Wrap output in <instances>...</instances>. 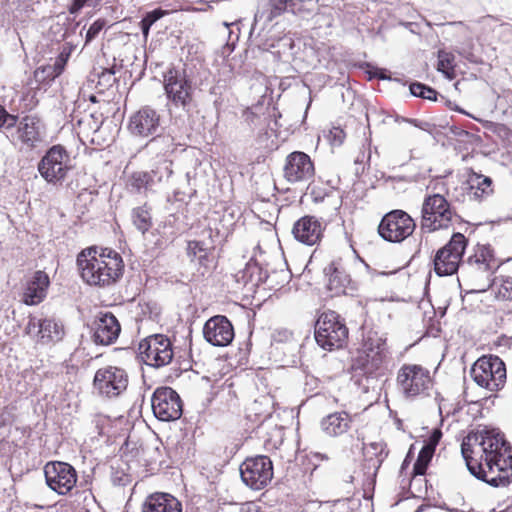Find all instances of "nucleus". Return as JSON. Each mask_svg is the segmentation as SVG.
<instances>
[{
	"instance_id": "nucleus-5",
	"label": "nucleus",
	"mask_w": 512,
	"mask_h": 512,
	"mask_svg": "<svg viewBox=\"0 0 512 512\" xmlns=\"http://www.w3.org/2000/svg\"><path fill=\"white\" fill-rule=\"evenodd\" d=\"M396 386L407 400L423 399L431 395L434 378L423 365L405 363L397 371Z\"/></svg>"
},
{
	"instance_id": "nucleus-53",
	"label": "nucleus",
	"mask_w": 512,
	"mask_h": 512,
	"mask_svg": "<svg viewBox=\"0 0 512 512\" xmlns=\"http://www.w3.org/2000/svg\"><path fill=\"white\" fill-rule=\"evenodd\" d=\"M248 271H249V269H245V270L243 271V277L245 276V274H246Z\"/></svg>"
},
{
	"instance_id": "nucleus-13",
	"label": "nucleus",
	"mask_w": 512,
	"mask_h": 512,
	"mask_svg": "<svg viewBox=\"0 0 512 512\" xmlns=\"http://www.w3.org/2000/svg\"><path fill=\"white\" fill-rule=\"evenodd\" d=\"M273 475V463L268 456L248 457L240 465L243 483L253 490H262L267 487Z\"/></svg>"
},
{
	"instance_id": "nucleus-50",
	"label": "nucleus",
	"mask_w": 512,
	"mask_h": 512,
	"mask_svg": "<svg viewBox=\"0 0 512 512\" xmlns=\"http://www.w3.org/2000/svg\"><path fill=\"white\" fill-rule=\"evenodd\" d=\"M240 512H263L262 507L255 502H247L242 505Z\"/></svg>"
},
{
	"instance_id": "nucleus-17",
	"label": "nucleus",
	"mask_w": 512,
	"mask_h": 512,
	"mask_svg": "<svg viewBox=\"0 0 512 512\" xmlns=\"http://www.w3.org/2000/svg\"><path fill=\"white\" fill-rule=\"evenodd\" d=\"M14 127L16 130L11 136V142L20 145L21 149L31 151L43 141L44 127L36 116L26 115L18 119Z\"/></svg>"
},
{
	"instance_id": "nucleus-35",
	"label": "nucleus",
	"mask_w": 512,
	"mask_h": 512,
	"mask_svg": "<svg viewBox=\"0 0 512 512\" xmlns=\"http://www.w3.org/2000/svg\"><path fill=\"white\" fill-rule=\"evenodd\" d=\"M155 184L152 181L148 171H134L127 180V187L131 191L140 193L141 191L150 190Z\"/></svg>"
},
{
	"instance_id": "nucleus-10",
	"label": "nucleus",
	"mask_w": 512,
	"mask_h": 512,
	"mask_svg": "<svg viewBox=\"0 0 512 512\" xmlns=\"http://www.w3.org/2000/svg\"><path fill=\"white\" fill-rule=\"evenodd\" d=\"M129 381V374L124 368L106 365L96 370L92 384L99 397L111 400L127 391Z\"/></svg>"
},
{
	"instance_id": "nucleus-32",
	"label": "nucleus",
	"mask_w": 512,
	"mask_h": 512,
	"mask_svg": "<svg viewBox=\"0 0 512 512\" xmlns=\"http://www.w3.org/2000/svg\"><path fill=\"white\" fill-rule=\"evenodd\" d=\"M187 255L207 267L213 260V248H208L203 241L190 240L187 243Z\"/></svg>"
},
{
	"instance_id": "nucleus-34",
	"label": "nucleus",
	"mask_w": 512,
	"mask_h": 512,
	"mask_svg": "<svg viewBox=\"0 0 512 512\" xmlns=\"http://www.w3.org/2000/svg\"><path fill=\"white\" fill-rule=\"evenodd\" d=\"M172 173V161L165 157L157 158L151 170L148 171V175H150L154 184L161 183L164 179H168Z\"/></svg>"
},
{
	"instance_id": "nucleus-20",
	"label": "nucleus",
	"mask_w": 512,
	"mask_h": 512,
	"mask_svg": "<svg viewBox=\"0 0 512 512\" xmlns=\"http://www.w3.org/2000/svg\"><path fill=\"white\" fill-rule=\"evenodd\" d=\"M326 225L314 215L300 217L292 227V235L299 243L314 246L319 245L324 238Z\"/></svg>"
},
{
	"instance_id": "nucleus-15",
	"label": "nucleus",
	"mask_w": 512,
	"mask_h": 512,
	"mask_svg": "<svg viewBox=\"0 0 512 512\" xmlns=\"http://www.w3.org/2000/svg\"><path fill=\"white\" fill-rule=\"evenodd\" d=\"M47 486L61 496L70 495L78 482V473L69 463L49 461L44 466Z\"/></svg>"
},
{
	"instance_id": "nucleus-24",
	"label": "nucleus",
	"mask_w": 512,
	"mask_h": 512,
	"mask_svg": "<svg viewBox=\"0 0 512 512\" xmlns=\"http://www.w3.org/2000/svg\"><path fill=\"white\" fill-rule=\"evenodd\" d=\"M121 333V324L112 312H100L94 321L93 340L96 344H114Z\"/></svg>"
},
{
	"instance_id": "nucleus-7",
	"label": "nucleus",
	"mask_w": 512,
	"mask_h": 512,
	"mask_svg": "<svg viewBox=\"0 0 512 512\" xmlns=\"http://www.w3.org/2000/svg\"><path fill=\"white\" fill-rule=\"evenodd\" d=\"M72 168L70 154L61 144L51 146L37 164L40 176L52 186H61Z\"/></svg>"
},
{
	"instance_id": "nucleus-4",
	"label": "nucleus",
	"mask_w": 512,
	"mask_h": 512,
	"mask_svg": "<svg viewBox=\"0 0 512 512\" xmlns=\"http://www.w3.org/2000/svg\"><path fill=\"white\" fill-rule=\"evenodd\" d=\"M386 341L380 337H367L352 359L351 370L357 376L376 378L382 376L388 361Z\"/></svg>"
},
{
	"instance_id": "nucleus-49",
	"label": "nucleus",
	"mask_w": 512,
	"mask_h": 512,
	"mask_svg": "<svg viewBox=\"0 0 512 512\" xmlns=\"http://www.w3.org/2000/svg\"><path fill=\"white\" fill-rule=\"evenodd\" d=\"M53 66L52 65H46V66H43L41 67L40 69H38L36 71V74H38L39 72H41L42 74H44L43 76V80H54L57 76H54V71H53Z\"/></svg>"
},
{
	"instance_id": "nucleus-26",
	"label": "nucleus",
	"mask_w": 512,
	"mask_h": 512,
	"mask_svg": "<svg viewBox=\"0 0 512 512\" xmlns=\"http://www.w3.org/2000/svg\"><path fill=\"white\" fill-rule=\"evenodd\" d=\"M49 285L50 279L48 274L42 270L36 271L27 280L21 301L28 306L40 304L46 298Z\"/></svg>"
},
{
	"instance_id": "nucleus-51",
	"label": "nucleus",
	"mask_w": 512,
	"mask_h": 512,
	"mask_svg": "<svg viewBox=\"0 0 512 512\" xmlns=\"http://www.w3.org/2000/svg\"><path fill=\"white\" fill-rule=\"evenodd\" d=\"M88 0H73L69 6V12L71 14L78 13L87 3Z\"/></svg>"
},
{
	"instance_id": "nucleus-14",
	"label": "nucleus",
	"mask_w": 512,
	"mask_h": 512,
	"mask_svg": "<svg viewBox=\"0 0 512 512\" xmlns=\"http://www.w3.org/2000/svg\"><path fill=\"white\" fill-rule=\"evenodd\" d=\"M163 86L168 100L174 106L187 109L192 105L194 91L185 73L175 67L169 68L163 75Z\"/></svg>"
},
{
	"instance_id": "nucleus-27",
	"label": "nucleus",
	"mask_w": 512,
	"mask_h": 512,
	"mask_svg": "<svg viewBox=\"0 0 512 512\" xmlns=\"http://www.w3.org/2000/svg\"><path fill=\"white\" fill-rule=\"evenodd\" d=\"M142 512H182V503L169 493L154 492L146 497Z\"/></svg>"
},
{
	"instance_id": "nucleus-47",
	"label": "nucleus",
	"mask_w": 512,
	"mask_h": 512,
	"mask_svg": "<svg viewBox=\"0 0 512 512\" xmlns=\"http://www.w3.org/2000/svg\"><path fill=\"white\" fill-rule=\"evenodd\" d=\"M70 56L69 52L62 51L58 57L55 59L53 66L54 76H59L64 71L68 58Z\"/></svg>"
},
{
	"instance_id": "nucleus-12",
	"label": "nucleus",
	"mask_w": 512,
	"mask_h": 512,
	"mask_svg": "<svg viewBox=\"0 0 512 512\" xmlns=\"http://www.w3.org/2000/svg\"><path fill=\"white\" fill-rule=\"evenodd\" d=\"M138 351L143 363L153 368L165 367L174 358L173 343L164 334H154L142 339Z\"/></svg>"
},
{
	"instance_id": "nucleus-52",
	"label": "nucleus",
	"mask_w": 512,
	"mask_h": 512,
	"mask_svg": "<svg viewBox=\"0 0 512 512\" xmlns=\"http://www.w3.org/2000/svg\"><path fill=\"white\" fill-rule=\"evenodd\" d=\"M410 464V453L405 457L402 465H401V474L409 467Z\"/></svg>"
},
{
	"instance_id": "nucleus-40",
	"label": "nucleus",
	"mask_w": 512,
	"mask_h": 512,
	"mask_svg": "<svg viewBox=\"0 0 512 512\" xmlns=\"http://www.w3.org/2000/svg\"><path fill=\"white\" fill-rule=\"evenodd\" d=\"M285 12H289L288 0H269V11L267 15L269 21L280 17Z\"/></svg>"
},
{
	"instance_id": "nucleus-33",
	"label": "nucleus",
	"mask_w": 512,
	"mask_h": 512,
	"mask_svg": "<svg viewBox=\"0 0 512 512\" xmlns=\"http://www.w3.org/2000/svg\"><path fill=\"white\" fill-rule=\"evenodd\" d=\"M437 58V71L441 72L449 80L455 79L457 77L455 55L446 50H439Z\"/></svg>"
},
{
	"instance_id": "nucleus-48",
	"label": "nucleus",
	"mask_w": 512,
	"mask_h": 512,
	"mask_svg": "<svg viewBox=\"0 0 512 512\" xmlns=\"http://www.w3.org/2000/svg\"><path fill=\"white\" fill-rule=\"evenodd\" d=\"M309 193L314 202H322L326 197L329 196V193L326 189H322L316 183H311L308 187Z\"/></svg>"
},
{
	"instance_id": "nucleus-19",
	"label": "nucleus",
	"mask_w": 512,
	"mask_h": 512,
	"mask_svg": "<svg viewBox=\"0 0 512 512\" xmlns=\"http://www.w3.org/2000/svg\"><path fill=\"white\" fill-rule=\"evenodd\" d=\"M283 174L289 183L308 182L315 175L314 162L308 154L294 151L286 157Z\"/></svg>"
},
{
	"instance_id": "nucleus-38",
	"label": "nucleus",
	"mask_w": 512,
	"mask_h": 512,
	"mask_svg": "<svg viewBox=\"0 0 512 512\" xmlns=\"http://www.w3.org/2000/svg\"><path fill=\"white\" fill-rule=\"evenodd\" d=\"M168 14V11L160 8L147 12L143 19L140 21V27L145 38L148 37L150 27L160 18Z\"/></svg>"
},
{
	"instance_id": "nucleus-29",
	"label": "nucleus",
	"mask_w": 512,
	"mask_h": 512,
	"mask_svg": "<svg viewBox=\"0 0 512 512\" xmlns=\"http://www.w3.org/2000/svg\"><path fill=\"white\" fill-rule=\"evenodd\" d=\"M432 458L433 456L420 450L409 474V488L412 490V494L422 493L423 489H426L427 481L424 477Z\"/></svg>"
},
{
	"instance_id": "nucleus-25",
	"label": "nucleus",
	"mask_w": 512,
	"mask_h": 512,
	"mask_svg": "<svg viewBox=\"0 0 512 512\" xmlns=\"http://www.w3.org/2000/svg\"><path fill=\"white\" fill-rule=\"evenodd\" d=\"M326 289L331 297L346 295L351 287V278L341 260L331 261L325 268Z\"/></svg>"
},
{
	"instance_id": "nucleus-16",
	"label": "nucleus",
	"mask_w": 512,
	"mask_h": 512,
	"mask_svg": "<svg viewBox=\"0 0 512 512\" xmlns=\"http://www.w3.org/2000/svg\"><path fill=\"white\" fill-rule=\"evenodd\" d=\"M151 405L153 414L160 421H175L183 413V401L180 395L168 386L155 389L151 398Z\"/></svg>"
},
{
	"instance_id": "nucleus-11",
	"label": "nucleus",
	"mask_w": 512,
	"mask_h": 512,
	"mask_svg": "<svg viewBox=\"0 0 512 512\" xmlns=\"http://www.w3.org/2000/svg\"><path fill=\"white\" fill-rule=\"evenodd\" d=\"M415 229L416 221L408 212L394 209L382 217L377 231L385 241L401 243L412 236Z\"/></svg>"
},
{
	"instance_id": "nucleus-42",
	"label": "nucleus",
	"mask_w": 512,
	"mask_h": 512,
	"mask_svg": "<svg viewBox=\"0 0 512 512\" xmlns=\"http://www.w3.org/2000/svg\"><path fill=\"white\" fill-rule=\"evenodd\" d=\"M243 122L249 128L255 129L260 127L263 122H265V118H263L262 115L254 111L252 108H247L243 112Z\"/></svg>"
},
{
	"instance_id": "nucleus-8",
	"label": "nucleus",
	"mask_w": 512,
	"mask_h": 512,
	"mask_svg": "<svg viewBox=\"0 0 512 512\" xmlns=\"http://www.w3.org/2000/svg\"><path fill=\"white\" fill-rule=\"evenodd\" d=\"M468 238L455 232L449 241L439 248L433 259L434 271L438 276H451L458 272L468 246Z\"/></svg>"
},
{
	"instance_id": "nucleus-1",
	"label": "nucleus",
	"mask_w": 512,
	"mask_h": 512,
	"mask_svg": "<svg viewBox=\"0 0 512 512\" xmlns=\"http://www.w3.org/2000/svg\"><path fill=\"white\" fill-rule=\"evenodd\" d=\"M461 453L476 478L494 487L512 481V446L503 434L493 430L469 433L462 441Z\"/></svg>"
},
{
	"instance_id": "nucleus-46",
	"label": "nucleus",
	"mask_w": 512,
	"mask_h": 512,
	"mask_svg": "<svg viewBox=\"0 0 512 512\" xmlns=\"http://www.w3.org/2000/svg\"><path fill=\"white\" fill-rule=\"evenodd\" d=\"M105 26H106L105 19H97L96 21H94L91 24V26L89 27V29L87 30V33L85 36V42L89 43L93 39H95Z\"/></svg>"
},
{
	"instance_id": "nucleus-39",
	"label": "nucleus",
	"mask_w": 512,
	"mask_h": 512,
	"mask_svg": "<svg viewBox=\"0 0 512 512\" xmlns=\"http://www.w3.org/2000/svg\"><path fill=\"white\" fill-rule=\"evenodd\" d=\"M410 92L416 97L435 101L437 99V91L429 86L419 82L410 84Z\"/></svg>"
},
{
	"instance_id": "nucleus-3",
	"label": "nucleus",
	"mask_w": 512,
	"mask_h": 512,
	"mask_svg": "<svg viewBox=\"0 0 512 512\" xmlns=\"http://www.w3.org/2000/svg\"><path fill=\"white\" fill-rule=\"evenodd\" d=\"M437 182L433 191L427 192L423 198L420 209V230L423 234H432L441 231H448L460 218L456 208L449 201L446 195L441 191L445 190L448 195L449 190L444 183L438 189Z\"/></svg>"
},
{
	"instance_id": "nucleus-36",
	"label": "nucleus",
	"mask_w": 512,
	"mask_h": 512,
	"mask_svg": "<svg viewBox=\"0 0 512 512\" xmlns=\"http://www.w3.org/2000/svg\"><path fill=\"white\" fill-rule=\"evenodd\" d=\"M495 297L499 300H512V278L501 277L495 279L491 285Z\"/></svg>"
},
{
	"instance_id": "nucleus-41",
	"label": "nucleus",
	"mask_w": 512,
	"mask_h": 512,
	"mask_svg": "<svg viewBox=\"0 0 512 512\" xmlns=\"http://www.w3.org/2000/svg\"><path fill=\"white\" fill-rule=\"evenodd\" d=\"M442 438V431L438 428L433 429L428 438L425 440L424 446L421 451L433 456L437 445Z\"/></svg>"
},
{
	"instance_id": "nucleus-31",
	"label": "nucleus",
	"mask_w": 512,
	"mask_h": 512,
	"mask_svg": "<svg viewBox=\"0 0 512 512\" xmlns=\"http://www.w3.org/2000/svg\"><path fill=\"white\" fill-rule=\"evenodd\" d=\"M131 221L134 227L143 235L153 226L152 206L148 202L131 210Z\"/></svg>"
},
{
	"instance_id": "nucleus-6",
	"label": "nucleus",
	"mask_w": 512,
	"mask_h": 512,
	"mask_svg": "<svg viewBox=\"0 0 512 512\" xmlns=\"http://www.w3.org/2000/svg\"><path fill=\"white\" fill-rule=\"evenodd\" d=\"M349 338V329L345 320L335 311H323L315 323V340L328 351L343 348Z\"/></svg>"
},
{
	"instance_id": "nucleus-2",
	"label": "nucleus",
	"mask_w": 512,
	"mask_h": 512,
	"mask_svg": "<svg viewBox=\"0 0 512 512\" xmlns=\"http://www.w3.org/2000/svg\"><path fill=\"white\" fill-rule=\"evenodd\" d=\"M76 266L82 281L97 288H107L117 283L125 267L120 253L97 245L82 249L77 254Z\"/></svg>"
},
{
	"instance_id": "nucleus-44",
	"label": "nucleus",
	"mask_w": 512,
	"mask_h": 512,
	"mask_svg": "<svg viewBox=\"0 0 512 512\" xmlns=\"http://www.w3.org/2000/svg\"><path fill=\"white\" fill-rule=\"evenodd\" d=\"M346 136V132L343 128L340 126H333L327 135V139L331 146L340 147L344 143Z\"/></svg>"
},
{
	"instance_id": "nucleus-45",
	"label": "nucleus",
	"mask_w": 512,
	"mask_h": 512,
	"mask_svg": "<svg viewBox=\"0 0 512 512\" xmlns=\"http://www.w3.org/2000/svg\"><path fill=\"white\" fill-rule=\"evenodd\" d=\"M365 73L367 74V79H379V80H385L390 79V77L387 75V71L382 68H378L376 66L371 65L370 63H365Z\"/></svg>"
},
{
	"instance_id": "nucleus-37",
	"label": "nucleus",
	"mask_w": 512,
	"mask_h": 512,
	"mask_svg": "<svg viewBox=\"0 0 512 512\" xmlns=\"http://www.w3.org/2000/svg\"><path fill=\"white\" fill-rule=\"evenodd\" d=\"M115 82L116 78L114 68H103L102 71L98 74L96 88L98 89L99 93H103L111 88Z\"/></svg>"
},
{
	"instance_id": "nucleus-30",
	"label": "nucleus",
	"mask_w": 512,
	"mask_h": 512,
	"mask_svg": "<svg viewBox=\"0 0 512 512\" xmlns=\"http://www.w3.org/2000/svg\"><path fill=\"white\" fill-rule=\"evenodd\" d=\"M352 417L345 411L334 412L321 421L323 432L330 437H338L349 431Z\"/></svg>"
},
{
	"instance_id": "nucleus-9",
	"label": "nucleus",
	"mask_w": 512,
	"mask_h": 512,
	"mask_svg": "<svg viewBox=\"0 0 512 512\" xmlns=\"http://www.w3.org/2000/svg\"><path fill=\"white\" fill-rule=\"evenodd\" d=\"M471 376L480 387L496 392L506 383V366L496 355H483L473 364Z\"/></svg>"
},
{
	"instance_id": "nucleus-21",
	"label": "nucleus",
	"mask_w": 512,
	"mask_h": 512,
	"mask_svg": "<svg viewBox=\"0 0 512 512\" xmlns=\"http://www.w3.org/2000/svg\"><path fill=\"white\" fill-rule=\"evenodd\" d=\"M204 339L215 347L230 345L235 337L234 326L224 315L210 317L203 326Z\"/></svg>"
},
{
	"instance_id": "nucleus-23",
	"label": "nucleus",
	"mask_w": 512,
	"mask_h": 512,
	"mask_svg": "<svg viewBox=\"0 0 512 512\" xmlns=\"http://www.w3.org/2000/svg\"><path fill=\"white\" fill-rule=\"evenodd\" d=\"M462 188L468 199L476 202L488 200L495 192L493 180L475 172L472 168L467 170L466 180L463 182Z\"/></svg>"
},
{
	"instance_id": "nucleus-28",
	"label": "nucleus",
	"mask_w": 512,
	"mask_h": 512,
	"mask_svg": "<svg viewBox=\"0 0 512 512\" xmlns=\"http://www.w3.org/2000/svg\"><path fill=\"white\" fill-rule=\"evenodd\" d=\"M468 263L475 269L483 272H494L501 265L495 257L490 245H476L473 254L468 257Z\"/></svg>"
},
{
	"instance_id": "nucleus-22",
	"label": "nucleus",
	"mask_w": 512,
	"mask_h": 512,
	"mask_svg": "<svg viewBox=\"0 0 512 512\" xmlns=\"http://www.w3.org/2000/svg\"><path fill=\"white\" fill-rule=\"evenodd\" d=\"M160 127V115L149 107L143 106L133 113L129 119L128 130L137 137H149L154 135Z\"/></svg>"
},
{
	"instance_id": "nucleus-18",
	"label": "nucleus",
	"mask_w": 512,
	"mask_h": 512,
	"mask_svg": "<svg viewBox=\"0 0 512 512\" xmlns=\"http://www.w3.org/2000/svg\"><path fill=\"white\" fill-rule=\"evenodd\" d=\"M25 333L33 336L41 345H49L60 341L64 336V328L53 318H37L30 316Z\"/></svg>"
},
{
	"instance_id": "nucleus-43",
	"label": "nucleus",
	"mask_w": 512,
	"mask_h": 512,
	"mask_svg": "<svg viewBox=\"0 0 512 512\" xmlns=\"http://www.w3.org/2000/svg\"><path fill=\"white\" fill-rule=\"evenodd\" d=\"M18 116L10 114L6 108L0 105V131L14 128L17 124Z\"/></svg>"
}]
</instances>
